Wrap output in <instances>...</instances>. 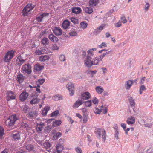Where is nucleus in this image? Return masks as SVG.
<instances>
[{
  "mask_svg": "<svg viewBox=\"0 0 153 153\" xmlns=\"http://www.w3.org/2000/svg\"><path fill=\"white\" fill-rule=\"evenodd\" d=\"M146 90V88L144 85H142L140 88L139 90L140 94H142L143 91Z\"/></svg>",
  "mask_w": 153,
  "mask_h": 153,
  "instance_id": "nucleus-44",
  "label": "nucleus"
},
{
  "mask_svg": "<svg viewBox=\"0 0 153 153\" xmlns=\"http://www.w3.org/2000/svg\"><path fill=\"white\" fill-rule=\"evenodd\" d=\"M96 92L99 94H102L104 91V89L101 86H98L95 87Z\"/></svg>",
  "mask_w": 153,
  "mask_h": 153,
  "instance_id": "nucleus-19",
  "label": "nucleus"
},
{
  "mask_svg": "<svg viewBox=\"0 0 153 153\" xmlns=\"http://www.w3.org/2000/svg\"><path fill=\"white\" fill-rule=\"evenodd\" d=\"M107 46V43L105 42H102L101 44L98 45V47L100 48H102L105 47H106Z\"/></svg>",
  "mask_w": 153,
  "mask_h": 153,
  "instance_id": "nucleus-49",
  "label": "nucleus"
},
{
  "mask_svg": "<svg viewBox=\"0 0 153 153\" xmlns=\"http://www.w3.org/2000/svg\"><path fill=\"white\" fill-rule=\"evenodd\" d=\"M4 129L0 126V139L2 138L4 134Z\"/></svg>",
  "mask_w": 153,
  "mask_h": 153,
  "instance_id": "nucleus-48",
  "label": "nucleus"
},
{
  "mask_svg": "<svg viewBox=\"0 0 153 153\" xmlns=\"http://www.w3.org/2000/svg\"><path fill=\"white\" fill-rule=\"evenodd\" d=\"M99 0H90L89 4L91 6H95L98 3Z\"/></svg>",
  "mask_w": 153,
  "mask_h": 153,
  "instance_id": "nucleus-35",
  "label": "nucleus"
},
{
  "mask_svg": "<svg viewBox=\"0 0 153 153\" xmlns=\"http://www.w3.org/2000/svg\"><path fill=\"white\" fill-rule=\"evenodd\" d=\"M92 59L88 56L84 60L85 64L87 67H90L92 65V61H91Z\"/></svg>",
  "mask_w": 153,
  "mask_h": 153,
  "instance_id": "nucleus-10",
  "label": "nucleus"
},
{
  "mask_svg": "<svg viewBox=\"0 0 153 153\" xmlns=\"http://www.w3.org/2000/svg\"><path fill=\"white\" fill-rule=\"evenodd\" d=\"M99 61H100L97 57H96L92 61V65H97L98 64Z\"/></svg>",
  "mask_w": 153,
  "mask_h": 153,
  "instance_id": "nucleus-45",
  "label": "nucleus"
},
{
  "mask_svg": "<svg viewBox=\"0 0 153 153\" xmlns=\"http://www.w3.org/2000/svg\"><path fill=\"white\" fill-rule=\"evenodd\" d=\"M25 147L26 150L28 151H31L34 148L33 146L30 144H26Z\"/></svg>",
  "mask_w": 153,
  "mask_h": 153,
  "instance_id": "nucleus-31",
  "label": "nucleus"
},
{
  "mask_svg": "<svg viewBox=\"0 0 153 153\" xmlns=\"http://www.w3.org/2000/svg\"><path fill=\"white\" fill-rule=\"evenodd\" d=\"M22 126L25 128L27 131H28L31 129V128L28 124L26 123L22 122L21 123Z\"/></svg>",
  "mask_w": 153,
  "mask_h": 153,
  "instance_id": "nucleus-22",
  "label": "nucleus"
},
{
  "mask_svg": "<svg viewBox=\"0 0 153 153\" xmlns=\"http://www.w3.org/2000/svg\"><path fill=\"white\" fill-rule=\"evenodd\" d=\"M12 137L15 140H18L20 139V133L19 132H17L15 134H13Z\"/></svg>",
  "mask_w": 153,
  "mask_h": 153,
  "instance_id": "nucleus-27",
  "label": "nucleus"
},
{
  "mask_svg": "<svg viewBox=\"0 0 153 153\" xmlns=\"http://www.w3.org/2000/svg\"><path fill=\"white\" fill-rule=\"evenodd\" d=\"M71 20L74 24H78L79 23L78 19L75 18H71Z\"/></svg>",
  "mask_w": 153,
  "mask_h": 153,
  "instance_id": "nucleus-51",
  "label": "nucleus"
},
{
  "mask_svg": "<svg viewBox=\"0 0 153 153\" xmlns=\"http://www.w3.org/2000/svg\"><path fill=\"white\" fill-rule=\"evenodd\" d=\"M106 26V24H102V25H101L99 26V27H98L97 28L100 31H101L103 30V28L104 27H105Z\"/></svg>",
  "mask_w": 153,
  "mask_h": 153,
  "instance_id": "nucleus-58",
  "label": "nucleus"
},
{
  "mask_svg": "<svg viewBox=\"0 0 153 153\" xmlns=\"http://www.w3.org/2000/svg\"><path fill=\"white\" fill-rule=\"evenodd\" d=\"M59 114V111L58 110H56L54 112L51 113L50 114L51 117H56Z\"/></svg>",
  "mask_w": 153,
  "mask_h": 153,
  "instance_id": "nucleus-42",
  "label": "nucleus"
},
{
  "mask_svg": "<svg viewBox=\"0 0 153 153\" xmlns=\"http://www.w3.org/2000/svg\"><path fill=\"white\" fill-rule=\"evenodd\" d=\"M92 102L91 100H88L85 102V105L86 107H90L91 105Z\"/></svg>",
  "mask_w": 153,
  "mask_h": 153,
  "instance_id": "nucleus-52",
  "label": "nucleus"
},
{
  "mask_svg": "<svg viewBox=\"0 0 153 153\" xmlns=\"http://www.w3.org/2000/svg\"><path fill=\"white\" fill-rule=\"evenodd\" d=\"M56 148L57 151L60 153H61V151L63 149V146L60 144H58L56 145Z\"/></svg>",
  "mask_w": 153,
  "mask_h": 153,
  "instance_id": "nucleus-36",
  "label": "nucleus"
},
{
  "mask_svg": "<svg viewBox=\"0 0 153 153\" xmlns=\"http://www.w3.org/2000/svg\"><path fill=\"white\" fill-rule=\"evenodd\" d=\"M34 139L40 145L44 140V136L40 134L36 135L34 137Z\"/></svg>",
  "mask_w": 153,
  "mask_h": 153,
  "instance_id": "nucleus-7",
  "label": "nucleus"
},
{
  "mask_svg": "<svg viewBox=\"0 0 153 153\" xmlns=\"http://www.w3.org/2000/svg\"><path fill=\"white\" fill-rule=\"evenodd\" d=\"M48 15L49 14L48 13H44L37 17L36 19L39 22H41L44 17L48 16Z\"/></svg>",
  "mask_w": 153,
  "mask_h": 153,
  "instance_id": "nucleus-20",
  "label": "nucleus"
},
{
  "mask_svg": "<svg viewBox=\"0 0 153 153\" xmlns=\"http://www.w3.org/2000/svg\"><path fill=\"white\" fill-rule=\"evenodd\" d=\"M17 79L18 82L19 83H21L24 80V77L22 74H19L17 76Z\"/></svg>",
  "mask_w": 153,
  "mask_h": 153,
  "instance_id": "nucleus-29",
  "label": "nucleus"
},
{
  "mask_svg": "<svg viewBox=\"0 0 153 153\" xmlns=\"http://www.w3.org/2000/svg\"><path fill=\"white\" fill-rule=\"evenodd\" d=\"M128 98L131 106L132 107L134 106L135 105V102L133 97L131 96H129Z\"/></svg>",
  "mask_w": 153,
  "mask_h": 153,
  "instance_id": "nucleus-33",
  "label": "nucleus"
},
{
  "mask_svg": "<svg viewBox=\"0 0 153 153\" xmlns=\"http://www.w3.org/2000/svg\"><path fill=\"white\" fill-rule=\"evenodd\" d=\"M18 119V118L16 114L10 116L6 121V124L9 127H12L14 125L16 121Z\"/></svg>",
  "mask_w": 153,
  "mask_h": 153,
  "instance_id": "nucleus-1",
  "label": "nucleus"
},
{
  "mask_svg": "<svg viewBox=\"0 0 153 153\" xmlns=\"http://www.w3.org/2000/svg\"><path fill=\"white\" fill-rule=\"evenodd\" d=\"M35 53L37 55H40L43 54L45 53L43 50H40L39 49L36 50Z\"/></svg>",
  "mask_w": 153,
  "mask_h": 153,
  "instance_id": "nucleus-46",
  "label": "nucleus"
},
{
  "mask_svg": "<svg viewBox=\"0 0 153 153\" xmlns=\"http://www.w3.org/2000/svg\"><path fill=\"white\" fill-rule=\"evenodd\" d=\"M120 19L122 20V22L123 24H125L126 23L127 20L126 19L125 16L124 15H122L120 18Z\"/></svg>",
  "mask_w": 153,
  "mask_h": 153,
  "instance_id": "nucleus-50",
  "label": "nucleus"
},
{
  "mask_svg": "<svg viewBox=\"0 0 153 153\" xmlns=\"http://www.w3.org/2000/svg\"><path fill=\"white\" fill-rule=\"evenodd\" d=\"M59 59L60 61H64L65 60V58L63 54H61L59 56Z\"/></svg>",
  "mask_w": 153,
  "mask_h": 153,
  "instance_id": "nucleus-57",
  "label": "nucleus"
},
{
  "mask_svg": "<svg viewBox=\"0 0 153 153\" xmlns=\"http://www.w3.org/2000/svg\"><path fill=\"white\" fill-rule=\"evenodd\" d=\"M85 11L87 13L90 14L93 12V9L91 7H87L85 8Z\"/></svg>",
  "mask_w": 153,
  "mask_h": 153,
  "instance_id": "nucleus-38",
  "label": "nucleus"
},
{
  "mask_svg": "<svg viewBox=\"0 0 153 153\" xmlns=\"http://www.w3.org/2000/svg\"><path fill=\"white\" fill-rule=\"evenodd\" d=\"M67 87L69 91L71 92L70 93V95L73 96L74 94V85L72 83L68 84L67 85Z\"/></svg>",
  "mask_w": 153,
  "mask_h": 153,
  "instance_id": "nucleus-11",
  "label": "nucleus"
},
{
  "mask_svg": "<svg viewBox=\"0 0 153 153\" xmlns=\"http://www.w3.org/2000/svg\"><path fill=\"white\" fill-rule=\"evenodd\" d=\"M45 81V79H44L43 78L41 79H39L38 80V81H37V83L38 84L41 85L43 83H44Z\"/></svg>",
  "mask_w": 153,
  "mask_h": 153,
  "instance_id": "nucleus-53",
  "label": "nucleus"
},
{
  "mask_svg": "<svg viewBox=\"0 0 153 153\" xmlns=\"http://www.w3.org/2000/svg\"><path fill=\"white\" fill-rule=\"evenodd\" d=\"M34 7V5L32 3L28 4L23 9L22 11V15L24 16H27L28 13L32 10Z\"/></svg>",
  "mask_w": 153,
  "mask_h": 153,
  "instance_id": "nucleus-3",
  "label": "nucleus"
},
{
  "mask_svg": "<svg viewBox=\"0 0 153 153\" xmlns=\"http://www.w3.org/2000/svg\"><path fill=\"white\" fill-rule=\"evenodd\" d=\"M53 30L54 34L57 36H60L62 34V31L59 27H55Z\"/></svg>",
  "mask_w": 153,
  "mask_h": 153,
  "instance_id": "nucleus-9",
  "label": "nucleus"
},
{
  "mask_svg": "<svg viewBox=\"0 0 153 153\" xmlns=\"http://www.w3.org/2000/svg\"><path fill=\"white\" fill-rule=\"evenodd\" d=\"M37 116V113L36 111L30 112L28 113V117L30 119L36 118Z\"/></svg>",
  "mask_w": 153,
  "mask_h": 153,
  "instance_id": "nucleus-15",
  "label": "nucleus"
},
{
  "mask_svg": "<svg viewBox=\"0 0 153 153\" xmlns=\"http://www.w3.org/2000/svg\"><path fill=\"white\" fill-rule=\"evenodd\" d=\"M95 133L97 136V137L99 139H100L102 135V141L105 142L106 139V134L105 130H102L99 128H96L95 129Z\"/></svg>",
  "mask_w": 153,
  "mask_h": 153,
  "instance_id": "nucleus-2",
  "label": "nucleus"
},
{
  "mask_svg": "<svg viewBox=\"0 0 153 153\" xmlns=\"http://www.w3.org/2000/svg\"><path fill=\"white\" fill-rule=\"evenodd\" d=\"M28 95V93L26 92V91L22 92L19 96L20 100L22 101H24L27 99Z\"/></svg>",
  "mask_w": 153,
  "mask_h": 153,
  "instance_id": "nucleus-8",
  "label": "nucleus"
},
{
  "mask_svg": "<svg viewBox=\"0 0 153 153\" xmlns=\"http://www.w3.org/2000/svg\"><path fill=\"white\" fill-rule=\"evenodd\" d=\"M75 150L77 153H82V150L81 148L79 147H77L75 148Z\"/></svg>",
  "mask_w": 153,
  "mask_h": 153,
  "instance_id": "nucleus-59",
  "label": "nucleus"
},
{
  "mask_svg": "<svg viewBox=\"0 0 153 153\" xmlns=\"http://www.w3.org/2000/svg\"><path fill=\"white\" fill-rule=\"evenodd\" d=\"M40 100V99L39 98H34L31 100L30 103L31 105L36 104L39 102Z\"/></svg>",
  "mask_w": 153,
  "mask_h": 153,
  "instance_id": "nucleus-28",
  "label": "nucleus"
},
{
  "mask_svg": "<svg viewBox=\"0 0 153 153\" xmlns=\"http://www.w3.org/2000/svg\"><path fill=\"white\" fill-rule=\"evenodd\" d=\"M42 43L44 45H46L49 43V40L47 38L45 37L42 40Z\"/></svg>",
  "mask_w": 153,
  "mask_h": 153,
  "instance_id": "nucleus-34",
  "label": "nucleus"
},
{
  "mask_svg": "<svg viewBox=\"0 0 153 153\" xmlns=\"http://www.w3.org/2000/svg\"><path fill=\"white\" fill-rule=\"evenodd\" d=\"M80 25L81 28L83 29L86 28L87 27L88 25L86 21L82 22L80 23Z\"/></svg>",
  "mask_w": 153,
  "mask_h": 153,
  "instance_id": "nucleus-40",
  "label": "nucleus"
},
{
  "mask_svg": "<svg viewBox=\"0 0 153 153\" xmlns=\"http://www.w3.org/2000/svg\"><path fill=\"white\" fill-rule=\"evenodd\" d=\"M119 134V132L117 130L115 131V134H114L115 137L117 140H118L119 138L118 135Z\"/></svg>",
  "mask_w": 153,
  "mask_h": 153,
  "instance_id": "nucleus-63",
  "label": "nucleus"
},
{
  "mask_svg": "<svg viewBox=\"0 0 153 153\" xmlns=\"http://www.w3.org/2000/svg\"><path fill=\"white\" fill-rule=\"evenodd\" d=\"M42 124H40L39 125H37V127H36V130L37 131H41L42 129L43 128V127L42 126Z\"/></svg>",
  "mask_w": 153,
  "mask_h": 153,
  "instance_id": "nucleus-56",
  "label": "nucleus"
},
{
  "mask_svg": "<svg viewBox=\"0 0 153 153\" xmlns=\"http://www.w3.org/2000/svg\"><path fill=\"white\" fill-rule=\"evenodd\" d=\"M50 107L48 106H45L42 111V114L43 116H45L47 114L48 112L50 110Z\"/></svg>",
  "mask_w": 153,
  "mask_h": 153,
  "instance_id": "nucleus-25",
  "label": "nucleus"
},
{
  "mask_svg": "<svg viewBox=\"0 0 153 153\" xmlns=\"http://www.w3.org/2000/svg\"><path fill=\"white\" fill-rule=\"evenodd\" d=\"M40 145L46 150L49 149L51 146L50 143L48 142H45V143L42 142Z\"/></svg>",
  "mask_w": 153,
  "mask_h": 153,
  "instance_id": "nucleus-23",
  "label": "nucleus"
},
{
  "mask_svg": "<svg viewBox=\"0 0 153 153\" xmlns=\"http://www.w3.org/2000/svg\"><path fill=\"white\" fill-rule=\"evenodd\" d=\"M70 22L68 20H65L63 22L62 24V27L65 29H67L70 26Z\"/></svg>",
  "mask_w": 153,
  "mask_h": 153,
  "instance_id": "nucleus-13",
  "label": "nucleus"
},
{
  "mask_svg": "<svg viewBox=\"0 0 153 153\" xmlns=\"http://www.w3.org/2000/svg\"><path fill=\"white\" fill-rule=\"evenodd\" d=\"M53 98L55 100L58 101L62 99L63 97L60 95H57L54 96Z\"/></svg>",
  "mask_w": 153,
  "mask_h": 153,
  "instance_id": "nucleus-41",
  "label": "nucleus"
},
{
  "mask_svg": "<svg viewBox=\"0 0 153 153\" xmlns=\"http://www.w3.org/2000/svg\"><path fill=\"white\" fill-rule=\"evenodd\" d=\"M15 52V51L13 50L8 51L4 56V61L6 62H9L13 57Z\"/></svg>",
  "mask_w": 153,
  "mask_h": 153,
  "instance_id": "nucleus-4",
  "label": "nucleus"
},
{
  "mask_svg": "<svg viewBox=\"0 0 153 153\" xmlns=\"http://www.w3.org/2000/svg\"><path fill=\"white\" fill-rule=\"evenodd\" d=\"M61 123L62 121L60 120H56L53 122L52 125L54 127H56L59 126Z\"/></svg>",
  "mask_w": 153,
  "mask_h": 153,
  "instance_id": "nucleus-30",
  "label": "nucleus"
},
{
  "mask_svg": "<svg viewBox=\"0 0 153 153\" xmlns=\"http://www.w3.org/2000/svg\"><path fill=\"white\" fill-rule=\"evenodd\" d=\"M102 108L103 105L100 107V109H99L97 107H95L94 110V112L96 114H100L102 111Z\"/></svg>",
  "mask_w": 153,
  "mask_h": 153,
  "instance_id": "nucleus-32",
  "label": "nucleus"
},
{
  "mask_svg": "<svg viewBox=\"0 0 153 153\" xmlns=\"http://www.w3.org/2000/svg\"><path fill=\"white\" fill-rule=\"evenodd\" d=\"M93 102V103L95 105H97L98 104V99L95 97L94 98L93 100H92Z\"/></svg>",
  "mask_w": 153,
  "mask_h": 153,
  "instance_id": "nucleus-55",
  "label": "nucleus"
},
{
  "mask_svg": "<svg viewBox=\"0 0 153 153\" xmlns=\"http://www.w3.org/2000/svg\"><path fill=\"white\" fill-rule=\"evenodd\" d=\"M50 40L52 42H57L58 40V38L55 36L53 34H51L48 36Z\"/></svg>",
  "mask_w": 153,
  "mask_h": 153,
  "instance_id": "nucleus-24",
  "label": "nucleus"
},
{
  "mask_svg": "<svg viewBox=\"0 0 153 153\" xmlns=\"http://www.w3.org/2000/svg\"><path fill=\"white\" fill-rule=\"evenodd\" d=\"M83 103V102L79 99L73 105L72 107L74 108H76L78 107Z\"/></svg>",
  "mask_w": 153,
  "mask_h": 153,
  "instance_id": "nucleus-18",
  "label": "nucleus"
},
{
  "mask_svg": "<svg viewBox=\"0 0 153 153\" xmlns=\"http://www.w3.org/2000/svg\"><path fill=\"white\" fill-rule=\"evenodd\" d=\"M52 48L55 50H57L59 49V47L56 44H54L52 46Z\"/></svg>",
  "mask_w": 153,
  "mask_h": 153,
  "instance_id": "nucleus-62",
  "label": "nucleus"
},
{
  "mask_svg": "<svg viewBox=\"0 0 153 153\" xmlns=\"http://www.w3.org/2000/svg\"><path fill=\"white\" fill-rule=\"evenodd\" d=\"M94 52L91 50H89L88 51V55L87 56L92 58L94 57Z\"/></svg>",
  "mask_w": 153,
  "mask_h": 153,
  "instance_id": "nucleus-43",
  "label": "nucleus"
},
{
  "mask_svg": "<svg viewBox=\"0 0 153 153\" xmlns=\"http://www.w3.org/2000/svg\"><path fill=\"white\" fill-rule=\"evenodd\" d=\"M91 96V95L89 92H86L82 94V98L84 100H88L90 98Z\"/></svg>",
  "mask_w": 153,
  "mask_h": 153,
  "instance_id": "nucleus-14",
  "label": "nucleus"
},
{
  "mask_svg": "<svg viewBox=\"0 0 153 153\" xmlns=\"http://www.w3.org/2000/svg\"><path fill=\"white\" fill-rule=\"evenodd\" d=\"M22 70L24 73L30 74L32 72L31 66L29 63L25 64L23 66Z\"/></svg>",
  "mask_w": 153,
  "mask_h": 153,
  "instance_id": "nucleus-5",
  "label": "nucleus"
},
{
  "mask_svg": "<svg viewBox=\"0 0 153 153\" xmlns=\"http://www.w3.org/2000/svg\"><path fill=\"white\" fill-rule=\"evenodd\" d=\"M150 7V4L149 3H146V4L145 7V12L147 11L149 9Z\"/></svg>",
  "mask_w": 153,
  "mask_h": 153,
  "instance_id": "nucleus-60",
  "label": "nucleus"
},
{
  "mask_svg": "<svg viewBox=\"0 0 153 153\" xmlns=\"http://www.w3.org/2000/svg\"><path fill=\"white\" fill-rule=\"evenodd\" d=\"M115 25L116 27H118L121 26L122 24L120 21H119L117 23L115 24Z\"/></svg>",
  "mask_w": 153,
  "mask_h": 153,
  "instance_id": "nucleus-61",
  "label": "nucleus"
},
{
  "mask_svg": "<svg viewBox=\"0 0 153 153\" xmlns=\"http://www.w3.org/2000/svg\"><path fill=\"white\" fill-rule=\"evenodd\" d=\"M135 122V118L134 117L131 116L127 118L126 122L128 125H132L134 124Z\"/></svg>",
  "mask_w": 153,
  "mask_h": 153,
  "instance_id": "nucleus-12",
  "label": "nucleus"
},
{
  "mask_svg": "<svg viewBox=\"0 0 153 153\" xmlns=\"http://www.w3.org/2000/svg\"><path fill=\"white\" fill-rule=\"evenodd\" d=\"M62 135V133L58 132L56 133L53 136V138L55 140H56L60 137Z\"/></svg>",
  "mask_w": 153,
  "mask_h": 153,
  "instance_id": "nucleus-47",
  "label": "nucleus"
},
{
  "mask_svg": "<svg viewBox=\"0 0 153 153\" xmlns=\"http://www.w3.org/2000/svg\"><path fill=\"white\" fill-rule=\"evenodd\" d=\"M50 59L49 56L47 55L41 56L39 58V61L41 62H44Z\"/></svg>",
  "mask_w": 153,
  "mask_h": 153,
  "instance_id": "nucleus-21",
  "label": "nucleus"
},
{
  "mask_svg": "<svg viewBox=\"0 0 153 153\" xmlns=\"http://www.w3.org/2000/svg\"><path fill=\"white\" fill-rule=\"evenodd\" d=\"M17 59L19 60V64H23L25 61V60L24 59L21 55H19L18 56Z\"/></svg>",
  "mask_w": 153,
  "mask_h": 153,
  "instance_id": "nucleus-39",
  "label": "nucleus"
},
{
  "mask_svg": "<svg viewBox=\"0 0 153 153\" xmlns=\"http://www.w3.org/2000/svg\"><path fill=\"white\" fill-rule=\"evenodd\" d=\"M16 97L14 93L11 91H8L7 93L6 99L8 101L15 99Z\"/></svg>",
  "mask_w": 153,
  "mask_h": 153,
  "instance_id": "nucleus-6",
  "label": "nucleus"
},
{
  "mask_svg": "<svg viewBox=\"0 0 153 153\" xmlns=\"http://www.w3.org/2000/svg\"><path fill=\"white\" fill-rule=\"evenodd\" d=\"M133 84V81L132 80H129L127 81L125 84V86L127 90L129 89Z\"/></svg>",
  "mask_w": 153,
  "mask_h": 153,
  "instance_id": "nucleus-17",
  "label": "nucleus"
},
{
  "mask_svg": "<svg viewBox=\"0 0 153 153\" xmlns=\"http://www.w3.org/2000/svg\"><path fill=\"white\" fill-rule=\"evenodd\" d=\"M44 68V66L40 64H37L34 65V70L36 71H41Z\"/></svg>",
  "mask_w": 153,
  "mask_h": 153,
  "instance_id": "nucleus-16",
  "label": "nucleus"
},
{
  "mask_svg": "<svg viewBox=\"0 0 153 153\" xmlns=\"http://www.w3.org/2000/svg\"><path fill=\"white\" fill-rule=\"evenodd\" d=\"M77 32L75 31H72L71 32L69 33L70 36H77Z\"/></svg>",
  "mask_w": 153,
  "mask_h": 153,
  "instance_id": "nucleus-54",
  "label": "nucleus"
},
{
  "mask_svg": "<svg viewBox=\"0 0 153 153\" xmlns=\"http://www.w3.org/2000/svg\"><path fill=\"white\" fill-rule=\"evenodd\" d=\"M72 12L76 14H78L80 13L81 10V8L79 7H74L72 10Z\"/></svg>",
  "mask_w": 153,
  "mask_h": 153,
  "instance_id": "nucleus-26",
  "label": "nucleus"
},
{
  "mask_svg": "<svg viewBox=\"0 0 153 153\" xmlns=\"http://www.w3.org/2000/svg\"><path fill=\"white\" fill-rule=\"evenodd\" d=\"M22 111L26 113L29 110V107L26 104L22 106V108H21Z\"/></svg>",
  "mask_w": 153,
  "mask_h": 153,
  "instance_id": "nucleus-37",
  "label": "nucleus"
},
{
  "mask_svg": "<svg viewBox=\"0 0 153 153\" xmlns=\"http://www.w3.org/2000/svg\"><path fill=\"white\" fill-rule=\"evenodd\" d=\"M102 111H103V113L104 114H106L107 112V108L106 107H103V108L102 109Z\"/></svg>",
  "mask_w": 153,
  "mask_h": 153,
  "instance_id": "nucleus-64",
  "label": "nucleus"
}]
</instances>
